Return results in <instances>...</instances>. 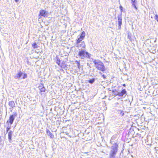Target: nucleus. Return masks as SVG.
Returning <instances> with one entry per match:
<instances>
[{"mask_svg": "<svg viewBox=\"0 0 158 158\" xmlns=\"http://www.w3.org/2000/svg\"><path fill=\"white\" fill-rule=\"evenodd\" d=\"M103 78H106V77H105L104 76V75H103Z\"/></svg>", "mask_w": 158, "mask_h": 158, "instance_id": "obj_26", "label": "nucleus"}, {"mask_svg": "<svg viewBox=\"0 0 158 158\" xmlns=\"http://www.w3.org/2000/svg\"><path fill=\"white\" fill-rule=\"evenodd\" d=\"M135 0H131V3H136L135 2Z\"/></svg>", "mask_w": 158, "mask_h": 158, "instance_id": "obj_20", "label": "nucleus"}, {"mask_svg": "<svg viewBox=\"0 0 158 158\" xmlns=\"http://www.w3.org/2000/svg\"><path fill=\"white\" fill-rule=\"evenodd\" d=\"M118 28L120 29L121 28V26L122 25V18L121 15H118Z\"/></svg>", "mask_w": 158, "mask_h": 158, "instance_id": "obj_6", "label": "nucleus"}, {"mask_svg": "<svg viewBox=\"0 0 158 158\" xmlns=\"http://www.w3.org/2000/svg\"><path fill=\"white\" fill-rule=\"evenodd\" d=\"M127 91L126 90L124 89L122 90L121 92H117L116 93H115V95H118L119 97L123 96L124 94H126Z\"/></svg>", "mask_w": 158, "mask_h": 158, "instance_id": "obj_4", "label": "nucleus"}, {"mask_svg": "<svg viewBox=\"0 0 158 158\" xmlns=\"http://www.w3.org/2000/svg\"><path fill=\"white\" fill-rule=\"evenodd\" d=\"M15 118V116L14 115H12L10 116L9 120L7 121V122H9L10 123V124H12Z\"/></svg>", "mask_w": 158, "mask_h": 158, "instance_id": "obj_8", "label": "nucleus"}, {"mask_svg": "<svg viewBox=\"0 0 158 158\" xmlns=\"http://www.w3.org/2000/svg\"><path fill=\"white\" fill-rule=\"evenodd\" d=\"M85 35V32L83 31L80 35L77 36L76 39V47H78L79 50H81L85 48V44L84 41H81Z\"/></svg>", "mask_w": 158, "mask_h": 158, "instance_id": "obj_1", "label": "nucleus"}, {"mask_svg": "<svg viewBox=\"0 0 158 158\" xmlns=\"http://www.w3.org/2000/svg\"><path fill=\"white\" fill-rule=\"evenodd\" d=\"M94 80H90L89 81V82L90 83L92 84L94 82Z\"/></svg>", "mask_w": 158, "mask_h": 158, "instance_id": "obj_17", "label": "nucleus"}, {"mask_svg": "<svg viewBox=\"0 0 158 158\" xmlns=\"http://www.w3.org/2000/svg\"><path fill=\"white\" fill-rule=\"evenodd\" d=\"M155 18L156 19L157 21L158 22V15H156L155 16Z\"/></svg>", "mask_w": 158, "mask_h": 158, "instance_id": "obj_18", "label": "nucleus"}, {"mask_svg": "<svg viewBox=\"0 0 158 158\" xmlns=\"http://www.w3.org/2000/svg\"><path fill=\"white\" fill-rule=\"evenodd\" d=\"M40 89V92L41 93V94H44V92H45V89L44 87H42L41 89H40V88H39Z\"/></svg>", "mask_w": 158, "mask_h": 158, "instance_id": "obj_13", "label": "nucleus"}, {"mask_svg": "<svg viewBox=\"0 0 158 158\" xmlns=\"http://www.w3.org/2000/svg\"><path fill=\"white\" fill-rule=\"evenodd\" d=\"M13 135V132L10 131L8 133V139L10 143H11L12 137Z\"/></svg>", "mask_w": 158, "mask_h": 158, "instance_id": "obj_7", "label": "nucleus"}, {"mask_svg": "<svg viewBox=\"0 0 158 158\" xmlns=\"http://www.w3.org/2000/svg\"><path fill=\"white\" fill-rule=\"evenodd\" d=\"M92 61L95 65L97 69L103 71L105 70V68L104 64L100 60L92 59Z\"/></svg>", "mask_w": 158, "mask_h": 158, "instance_id": "obj_2", "label": "nucleus"}, {"mask_svg": "<svg viewBox=\"0 0 158 158\" xmlns=\"http://www.w3.org/2000/svg\"><path fill=\"white\" fill-rule=\"evenodd\" d=\"M123 86H126L125 84H123Z\"/></svg>", "mask_w": 158, "mask_h": 158, "instance_id": "obj_25", "label": "nucleus"}, {"mask_svg": "<svg viewBox=\"0 0 158 158\" xmlns=\"http://www.w3.org/2000/svg\"><path fill=\"white\" fill-rule=\"evenodd\" d=\"M21 76L23 77V79L26 78L27 77V74H23L22 72H20L18 74V77L17 78H21Z\"/></svg>", "mask_w": 158, "mask_h": 158, "instance_id": "obj_9", "label": "nucleus"}, {"mask_svg": "<svg viewBox=\"0 0 158 158\" xmlns=\"http://www.w3.org/2000/svg\"><path fill=\"white\" fill-rule=\"evenodd\" d=\"M16 2H19V0H15Z\"/></svg>", "mask_w": 158, "mask_h": 158, "instance_id": "obj_23", "label": "nucleus"}, {"mask_svg": "<svg viewBox=\"0 0 158 158\" xmlns=\"http://www.w3.org/2000/svg\"><path fill=\"white\" fill-rule=\"evenodd\" d=\"M77 65L79 67V63H78V64H77Z\"/></svg>", "mask_w": 158, "mask_h": 158, "instance_id": "obj_27", "label": "nucleus"}, {"mask_svg": "<svg viewBox=\"0 0 158 158\" xmlns=\"http://www.w3.org/2000/svg\"><path fill=\"white\" fill-rule=\"evenodd\" d=\"M10 127H7V132L9 130V129H10Z\"/></svg>", "mask_w": 158, "mask_h": 158, "instance_id": "obj_21", "label": "nucleus"}, {"mask_svg": "<svg viewBox=\"0 0 158 158\" xmlns=\"http://www.w3.org/2000/svg\"><path fill=\"white\" fill-rule=\"evenodd\" d=\"M78 55L82 58L83 57L89 58V53L85 50L81 49L79 50L78 52Z\"/></svg>", "mask_w": 158, "mask_h": 158, "instance_id": "obj_3", "label": "nucleus"}, {"mask_svg": "<svg viewBox=\"0 0 158 158\" xmlns=\"http://www.w3.org/2000/svg\"><path fill=\"white\" fill-rule=\"evenodd\" d=\"M47 14V12L44 10H42L40 11L39 16L40 17L44 16V17L46 16Z\"/></svg>", "mask_w": 158, "mask_h": 158, "instance_id": "obj_5", "label": "nucleus"}, {"mask_svg": "<svg viewBox=\"0 0 158 158\" xmlns=\"http://www.w3.org/2000/svg\"><path fill=\"white\" fill-rule=\"evenodd\" d=\"M9 105L12 108L15 106V104L13 101H10L9 103Z\"/></svg>", "mask_w": 158, "mask_h": 158, "instance_id": "obj_11", "label": "nucleus"}, {"mask_svg": "<svg viewBox=\"0 0 158 158\" xmlns=\"http://www.w3.org/2000/svg\"><path fill=\"white\" fill-rule=\"evenodd\" d=\"M116 152H114V151L111 150L110 152V157H113V156H114V154Z\"/></svg>", "mask_w": 158, "mask_h": 158, "instance_id": "obj_14", "label": "nucleus"}, {"mask_svg": "<svg viewBox=\"0 0 158 158\" xmlns=\"http://www.w3.org/2000/svg\"><path fill=\"white\" fill-rule=\"evenodd\" d=\"M117 145L116 144H114V145L112 147V150L116 152L117 149Z\"/></svg>", "mask_w": 158, "mask_h": 158, "instance_id": "obj_12", "label": "nucleus"}, {"mask_svg": "<svg viewBox=\"0 0 158 158\" xmlns=\"http://www.w3.org/2000/svg\"><path fill=\"white\" fill-rule=\"evenodd\" d=\"M46 132L48 136H49L51 138H54V135H53L52 133L48 129L46 130Z\"/></svg>", "mask_w": 158, "mask_h": 158, "instance_id": "obj_10", "label": "nucleus"}, {"mask_svg": "<svg viewBox=\"0 0 158 158\" xmlns=\"http://www.w3.org/2000/svg\"><path fill=\"white\" fill-rule=\"evenodd\" d=\"M56 63L59 65V64H60V61H58L56 62Z\"/></svg>", "mask_w": 158, "mask_h": 158, "instance_id": "obj_22", "label": "nucleus"}, {"mask_svg": "<svg viewBox=\"0 0 158 158\" xmlns=\"http://www.w3.org/2000/svg\"><path fill=\"white\" fill-rule=\"evenodd\" d=\"M119 8L121 9V10H122L123 8L121 6H120Z\"/></svg>", "mask_w": 158, "mask_h": 158, "instance_id": "obj_24", "label": "nucleus"}, {"mask_svg": "<svg viewBox=\"0 0 158 158\" xmlns=\"http://www.w3.org/2000/svg\"><path fill=\"white\" fill-rule=\"evenodd\" d=\"M135 3H132V6H134V8H135V9L136 10H137V8L136 7V6L135 5Z\"/></svg>", "mask_w": 158, "mask_h": 158, "instance_id": "obj_16", "label": "nucleus"}, {"mask_svg": "<svg viewBox=\"0 0 158 158\" xmlns=\"http://www.w3.org/2000/svg\"><path fill=\"white\" fill-rule=\"evenodd\" d=\"M112 92L113 93L115 94V93H116V92L118 91H116V89H114L113 90Z\"/></svg>", "mask_w": 158, "mask_h": 158, "instance_id": "obj_19", "label": "nucleus"}, {"mask_svg": "<svg viewBox=\"0 0 158 158\" xmlns=\"http://www.w3.org/2000/svg\"><path fill=\"white\" fill-rule=\"evenodd\" d=\"M32 47L34 49L37 48L38 47V46L36 43H34L32 44Z\"/></svg>", "mask_w": 158, "mask_h": 158, "instance_id": "obj_15", "label": "nucleus"}]
</instances>
